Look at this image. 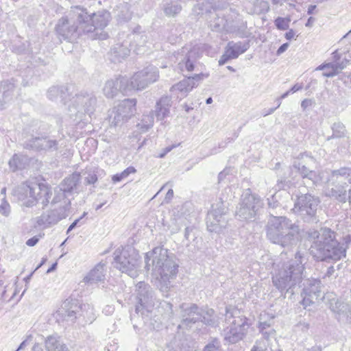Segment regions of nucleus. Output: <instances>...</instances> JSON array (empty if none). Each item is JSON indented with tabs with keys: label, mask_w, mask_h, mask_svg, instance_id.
Instances as JSON below:
<instances>
[{
	"label": "nucleus",
	"mask_w": 351,
	"mask_h": 351,
	"mask_svg": "<svg viewBox=\"0 0 351 351\" xmlns=\"http://www.w3.org/2000/svg\"><path fill=\"white\" fill-rule=\"evenodd\" d=\"M311 254L320 261H339L346 256L344 244L336 239V233L328 228L308 232Z\"/></svg>",
	"instance_id": "1"
},
{
	"label": "nucleus",
	"mask_w": 351,
	"mask_h": 351,
	"mask_svg": "<svg viewBox=\"0 0 351 351\" xmlns=\"http://www.w3.org/2000/svg\"><path fill=\"white\" fill-rule=\"evenodd\" d=\"M145 267L147 270L152 266V275L160 284L163 291L169 288V280L174 278L178 272V265L173 256H169L168 250L162 247H156L145 255Z\"/></svg>",
	"instance_id": "2"
},
{
	"label": "nucleus",
	"mask_w": 351,
	"mask_h": 351,
	"mask_svg": "<svg viewBox=\"0 0 351 351\" xmlns=\"http://www.w3.org/2000/svg\"><path fill=\"white\" fill-rule=\"evenodd\" d=\"M304 260L300 253L298 252L293 259L283 263L281 267L278 266V269L275 270L272 276L274 286L281 293H290L293 295L294 289L305 277L303 263Z\"/></svg>",
	"instance_id": "3"
},
{
	"label": "nucleus",
	"mask_w": 351,
	"mask_h": 351,
	"mask_svg": "<svg viewBox=\"0 0 351 351\" xmlns=\"http://www.w3.org/2000/svg\"><path fill=\"white\" fill-rule=\"evenodd\" d=\"M267 237L273 243L290 247L298 241L300 228L286 217L271 215L266 226Z\"/></svg>",
	"instance_id": "4"
},
{
	"label": "nucleus",
	"mask_w": 351,
	"mask_h": 351,
	"mask_svg": "<svg viewBox=\"0 0 351 351\" xmlns=\"http://www.w3.org/2000/svg\"><path fill=\"white\" fill-rule=\"evenodd\" d=\"M332 185L328 195L341 203L351 204V168L342 167L333 170L328 179Z\"/></svg>",
	"instance_id": "5"
},
{
	"label": "nucleus",
	"mask_w": 351,
	"mask_h": 351,
	"mask_svg": "<svg viewBox=\"0 0 351 351\" xmlns=\"http://www.w3.org/2000/svg\"><path fill=\"white\" fill-rule=\"evenodd\" d=\"M71 14L80 24V28L86 34L91 33L97 29H103L109 21L110 14L106 11H99L88 14L86 9L81 6L71 7Z\"/></svg>",
	"instance_id": "6"
},
{
	"label": "nucleus",
	"mask_w": 351,
	"mask_h": 351,
	"mask_svg": "<svg viewBox=\"0 0 351 351\" xmlns=\"http://www.w3.org/2000/svg\"><path fill=\"white\" fill-rule=\"evenodd\" d=\"M230 322V326L223 330L224 339L229 343H236L243 339L246 332V319L241 315L240 311L232 306L226 308V320Z\"/></svg>",
	"instance_id": "7"
},
{
	"label": "nucleus",
	"mask_w": 351,
	"mask_h": 351,
	"mask_svg": "<svg viewBox=\"0 0 351 351\" xmlns=\"http://www.w3.org/2000/svg\"><path fill=\"white\" fill-rule=\"evenodd\" d=\"M263 207V202L261 197L252 194L250 190L247 189L241 196L236 210V216L240 220L254 221Z\"/></svg>",
	"instance_id": "8"
},
{
	"label": "nucleus",
	"mask_w": 351,
	"mask_h": 351,
	"mask_svg": "<svg viewBox=\"0 0 351 351\" xmlns=\"http://www.w3.org/2000/svg\"><path fill=\"white\" fill-rule=\"evenodd\" d=\"M114 267L123 273L128 274L134 278L137 274L138 266V254L132 247L117 249L114 253Z\"/></svg>",
	"instance_id": "9"
},
{
	"label": "nucleus",
	"mask_w": 351,
	"mask_h": 351,
	"mask_svg": "<svg viewBox=\"0 0 351 351\" xmlns=\"http://www.w3.org/2000/svg\"><path fill=\"white\" fill-rule=\"evenodd\" d=\"M20 190L21 193L20 198L23 200L27 199V206H31L38 201L46 206L49 203V199L52 195L51 189L44 184L33 186L23 185Z\"/></svg>",
	"instance_id": "10"
},
{
	"label": "nucleus",
	"mask_w": 351,
	"mask_h": 351,
	"mask_svg": "<svg viewBox=\"0 0 351 351\" xmlns=\"http://www.w3.org/2000/svg\"><path fill=\"white\" fill-rule=\"evenodd\" d=\"M159 78V71L157 67L149 65L136 72L129 80L128 86L130 90H141L149 84L156 82Z\"/></svg>",
	"instance_id": "11"
},
{
	"label": "nucleus",
	"mask_w": 351,
	"mask_h": 351,
	"mask_svg": "<svg viewBox=\"0 0 351 351\" xmlns=\"http://www.w3.org/2000/svg\"><path fill=\"white\" fill-rule=\"evenodd\" d=\"M319 203L318 198L308 193L301 195L295 202L293 210L308 221L315 216Z\"/></svg>",
	"instance_id": "12"
},
{
	"label": "nucleus",
	"mask_w": 351,
	"mask_h": 351,
	"mask_svg": "<svg viewBox=\"0 0 351 351\" xmlns=\"http://www.w3.org/2000/svg\"><path fill=\"white\" fill-rule=\"evenodd\" d=\"M136 100L127 99L121 101L110 112L109 123L110 126L121 125L135 111Z\"/></svg>",
	"instance_id": "13"
},
{
	"label": "nucleus",
	"mask_w": 351,
	"mask_h": 351,
	"mask_svg": "<svg viewBox=\"0 0 351 351\" xmlns=\"http://www.w3.org/2000/svg\"><path fill=\"white\" fill-rule=\"evenodd\" d=\"M96 106V97L92 95L81 93L75 95L69 106V110L72 114H93Z\"/></svg>",
	"instance_id": "14"
},
{
	"label": "nucleus",
	"mask_w": 351,
	"mask_h": 351,
	"mask_svg": "<svg viewBox=\"0 0 351 351\" xmlns=\"http://www.w3.org/2000/svg\"><path fill=\"white\" fill-rule=\"evenodd\" d=\"M226 208L223 203H217L212 206L208 213L206 226L210 232H220L227 225L226 218Z\"/></svg>",
	"instance_id": "15"
},
{
	"label": "nucleus",
	"mask_w": 351,
	"mask_h": 351,
	"mask_svg": "<svg viewBox=\"0 0 351 351\" xmlns=\"http://www.w3.org/2000/svg\"><path fill=\"white\" fill-rule=\"evenodd\" d=\"M302 292L303 298L301 304L306 308L307 306L317 302L324 298L321 288V281L317 279H306L304 282Z\"/></svg>",
	"instance_id": "16"
},
{
	"label": "nucleus",
	"mask_w": 351,
	"mask_h": 351,
	"mask_svg": "<svg viewBox=\"0 0 351 351\" xmlns=\"http://www.w3.org/2000/svg\"><path fill=\"white\" fill-rule=\"evenodd\" d=\"M137 298L139 304L136 306V313L144 315L143 309L147 312L152 311L154 306V293L149 285L144 282H139L136 285Z\"/></svg>",
	"instance_id": "17"
},
{
	"label": "nucleus",
	"mask_w": 351,
	"mask_h": 351,
	"mask_svg": "<svg viewBox=\"0 0 351 351\" xmlns=\"http://www.w3.org/2000/svg\"><path fill=\"white\" fill-rule=\"evenodd\" d=\"M137 298L139 304L136 306V313L144 315L143 309L147 312L152 311L154 306V293L149 285L144 282H139L136 285Z\"/></svg>",
	"instance_id": "18"
},
{
	"label": "nucleus",
	"mask_w": 351,
	"mask_h": 351,
	"mask_svg": "<svg viewBox=\"0 0 351 351\" xmlns=\"http://www.w3.org/2000/svg\"><path fill=\"white\" fill-rule=\"evenodd\" d=\"M180 309L182 321L178 328L180 329L190 328L202 319V309L195 304L183 303L180 306Z\"/></svg>",
	"instance_id": "19"
},
{
	"label": "nucleus",
	"mask_w": 351,
	"mask_h": 351,
	"mask_svg": "<svg viewBox=\"0 0 351 351\" xmlns=\"http://www.w3.org/2000/svg\"><path fill=\"white\" fill-rule=\"evenodd\" d=\"M70 15L77 23V25L75 22L71 24L67 18L62 17L58 21L56 25V32L58 34L62 36L64 40H71L83 34H86V32L83 31L82 28H80L81 25L80 23L73 17L71 13Z\"/></svg>",
	"instance_id": "20"
},
{
	"label": "nucleus",
	"mask_w": 351,
	"mask_h": 351,
	"mask_svg": "<svg viewBox=\"0 0 351 351\" xmlns=\"http://www.w3.org/2000/svg\"><path fill=\"white\" fill-rule=\"evenodd\" d=\"M69 203L66 202L64 207H58L42 214L37 218L36 223L38 226L48 228L65 219L69 215Z\"/></svg>",
	"instance_id": "21"
},
{
	"label": "nucleus",
	"mask_w": 351,
	"mask_h": 351,
	"mask_svg": "<svg viewBox=\"0 0 351 351\" xmlns=\"http://www.w3.org/2000/svg\"><path fill=\"white\" fill-rule=\"evenodd\" d=\"M207 75H204L202 72L198 74L191 77L189 76L178 84L173 85L170 91L173 95L177 96V98L182 99L185 97L188 93L197 86L195 82L202 80L204 77H207Z\"/></svg>",
	"instance_id": "22"
},
{
	"label": "nucleus",
	"mask_w": 351,
	"mask_h": 351,
	"mask_svg": "<svg viewBox=\"0 0 351 351\" xmlns=\"http://www.w3.org/2000/svg\"><path fill=\"white\" fill-rule=\"evenodd\" d=\"M182 53H184V58L178 63V68L181 72L198 71L200 65L197 61V49L195 47L191 49L184 47L182 49Z\"/></svg>",
	"instance_id": "23"
},
{
	"label": "nucleus",
	"mask_w": 351,
	"mask_h": 351,
	"mask_svg": "<svg viewBox=\"0 0 351 351\" xmlns=\"http://www.w3.org/2000/svg\"><path fill=\"white\" fill-rule=\"evenodd\" d=\"M128 83V79L125 77H119L115 80H108L103 88L104 94L108 98H113L119 91L130 90Z\"/></svg>",
	"instance_id": "24"
},
{
	"label": "nucleus",
	"mask_w": 351,
	"mask_h": 351,
	"mask_svg": "<svg viewBox=\"0 0 351 351\" xmlns=\"http://www.w3.org/2000/svg\"><path fill=\"white\" fill-rule=\"evenodd\" d=\"M330 308L336 314L337 319L345 324L351 323V306L339 300L332 299Z\"/></svg>",
	"instance_id": "25"
},
{
	"label": "nucleus",
	"mask_w": 351,
	"mask_h": 351,
	"mask_svg": "<svg viewBox=\"0 0 351 351\" xmlns=\"http://www.w3.org/2000/svg\"><path fill=\"white\" fill-rule=\"evenodd\" d=\"M140 29L141 27L137 26L133 32L127 36L130 47L136 51L137 54L145 51L141 47H144L147 41V34L145 32H140Z\"/></svg>",
	"instance_id": "26"
},
{
	"label": "nucleus",
	"mask_w": 351,
	"mask_h": 351,
	"mask_svg": "<svg viewBox=\"0 0 351 351\" xmlns=\"http://www.w3.org/2000/svg\"><path fill=\"white\" fill-rule=\"evenodd\" d=\"M274 318L273 316H269L266 313L260 315L258 328L263 336L267 340L275 333L274 329L271 328L274 323Z\"/></svg>",
	"instance_id": "27"
},
{
	"label": "nucleus",
	"mask_w": 351,
	"mask_h": 351,
	"mask_svg": "<svg viewBox=\"0 0 351 351\" xmlns=\"http://www.w3.org/2000/svg\"><path fill=\"white\" fill-rule=\"evenodd\" d=\"M128 40H124L122 43L116 44L111 49V59L112 61L120 62L130 55L131 48H129Z\"/></svg>",
	"instance_id": "28"
},
{
	"label": "nucleus",
	"mask_w": 351,
	"mask_h": 351,
	"mask_svg": "<svg viewBox=\"0 0 351 351\" xmlns=\"http://www.w3.org/2000/svg\"><path fill=\"white\" fill-rule=\"evenodd\" d=\"M104 266L103 263L97 264L84 278V281L88 284H96L103 282L105 279Z\"/></svg>",
	"instance_id": "29"
},
{
	"label": "nucleus",
	"mask_w": 351,
	"mask_h": 351,
	"mask_svg": "<svg viewBox=\"0 0 351 351\" xmlns=\"http://www.w3.org/2000/svg\"><path fill=\"white\" fill-rule=\"evenodd\" d=\"M171 106V99L168 96L162 97L156 103L155 113L158 120H162L169 114V108Z\"/></svg>",
	"instance_id": "30"
},
{
	"label": "nucleus",
	"mask_w": 351,
	"mask_h": 351,
	"mask_svg": "<svg viewBox=\"0 0 351 351\" xmlns=\"http://www.w3.org/2000/svg\"><path fill=\"white\" fill-rule=\"evenodd\" d=\"M14 86L8 81L2 82L0 85V109H3L4 106L12 97Z\"/></svg>",
	"instance_id": "31"
},
{
	"label": "nucleus",
	"mask_w": 351,
	"mask_h": 351,
	"mask_svg": "<svg viewBox=\"0 0 351 351\" xmlns=\"http://www.w3.org/2000/svg\"><path fill=\"white\" fill-rule=\"evenodd\" d=\"M80 180V174L79 173H73L64 178L60 186L67 193H72L77 191Z\"/></svg>",
	"instance_id": "32"
},
{
	"label": "nucleus",
	"mask_w": 351,
	"mask_h": 351,
	"mask_svg": "<svg viewBox=\"0 0 351 351\" xmlns=\"http://www.w3.org/2000/svg\"><path fill=\"white\" fill-rule=\"evenodd\" d=\"M249 48L247 43L230 41L227 44L225 49L230 54L233 59L237 58L241 54L245 53Z\"/></svg>",
	"instance_id": "33"
},
{
	"label": "nucleus",
	"mask_w": 351,
	"mask_h": 351,
	"mask_svg": "<svg viewBox=\"0 0 351 351\" xmlns=\"http://www.w3.org/2000/svg\"><path fill=\"white\" fill-rule=\"evenodd\" d=\"M77 306H73L69 302L65 301L57 311V315L64 319L73 321L75 318V309Z\"/></svg>",
	"instance_id": "34"
},
{
	"label": "nucleus",
	"mask_w": 351,
	"mask_h": 351,
	"mask_svg": "<svg viewBox=\"0 0 351 351\" xmlns=\"http://www.w3.org/2000/svg\"><path fill=\"white\" fill-rule=\"evenodd\" d=\"M26 163V156L19 154H14L8 161L9 168L12 172L24 169Z\"/></svg>",
	"instance_id": "35"
},
{
	"label": "nucleus",
	"mask_w": 351,
	"mask_h": 351,
	"mask_svg": "<svg viewBox=\"0 0 351 351\" xmlns=\"http://www.w3.org/2000/svg\"><path fill=\"white\" fill-rule=\"evenodd\" d=\"M293 167L304 178H308L315 184L321 180V179L316 176V173L315 171H309L305 165H302L299 162L295 161L293 162Z\"/></svg>",
	"instance_id": "36"
},
{
	"label": "nucleus",
	"mask_w": 351,
	"mask_h": 351,
	"mask_svg": "<svg viewBox=\"0 0 351 351\" xmlns=\"http://www.w3.org/2000/svg\"><path fill=\"white\" fill-rule=\"evenodd\" d=\"M45 348L47 351H68L66 346L60 343L56 335H50L45 340Z\"/></svg>",
	"instance_id": "37"
},
{
	"label": "nucleus",
	"mask_w": 351,
	"mask_h": 351,
	"mask_svg": "<svg viewBox=\"0 0 351 351\" xmlns=\"http://www.w3.org/2000/svg\"><path fill=\"white\" fill-rule=\"evenodd\" d=\"M154 124V112L149 114H143L140 121L136 124V128L140 133L147 132Z\"/></svg>",
	"instance_id": "38"
},
{
	"label": "nucleus",
	"mask_w": 351,
	"mask_h": 351,
	"mask_svg": "<svg viewBox=\"0 0 351 351\" xmlns=\"http://www.w3.org/2000/svg\"><path fill=\"white\" fill-rule=\"evenodd\" d=\"M67 192L64 191L60 186H58L54 189V196L51 201L52 205L60 203L59 207H64V204L66 202L69 203V209L71 208V202L66 197Z\"/></svg>",
	"instance_id": "39"
},
{
	"label": "nucleus",
	"mask_w": 351,
	"mask_h": 351,
	"mask_svg": "<svg viewBox=\"0 0 351 351\" xmlns=\"http://www.w3.org/2000/svg\"><path fill=\"white\" fill-rule=\"evenodd\" d=\"M132 13L128 3H124L118 6L117 17L120 23L129 21L132 19Z\"/></svg>",
	"instance_id": "40"
},
{
	"label": "nucleus",
	"mask_w": 351,
	"mask_h": 351,
	"mask_svg": "<svg viewBox=\"0 0 351 351\" xmlns=\"http://www.w3.org/2000/svg\"><path fill=\"white\" fill-rule=\"evenodd\" d=\"M168 351H184V341L180 337L173 336L167 343Z\"/></svg>",
	"instance_id": "41"
},
{
	"label": "nucleus",
	"mask_w": 351,
	"mask_h": 351,
	"mask_svg": "<svg viewBox=\"0 0 351 351\" xmlns=\"http://www.w3.org/2000/svg\"><path fill=\"white\" fill-rule=\"evenodd\" d=\"M269 10V5L267 1L265 0H256L250 13L261 14L268 12Z\"/></svg>",
	"instance_id": "42"
},
{
	"label": "nucleus",
	"mask_w": 351,
	"mask_h": 351,
	"mask_svg": "<svg viewBox=\"0 0 351 351\" xmlns=\"http://www.w3.org/2000/svg\"><path fill=\"white\" fill-rule=\"evenodd\" d=\"M181 10L182 6L177 1L166 3L164 6V12L168 16H176L181 11Z\"/></svg>",
	"instance_id": "43"
},
{
	"label": "nucleus",
	"mask_w": 351,
	"mask_h": 351,
	"mask_svg": "<svg viewBox=\"0 0 351 351\" xmlns=\"http://www.w3.org/2000/svg\"><path fill=\"white\" fill-rule=\"evenodd\" d=\"M43 137H34L29 139L24 143V148L28 149H34L36 151L42 150Z\"/></svg>",
	"instance_id": "44"
},
{
	"label": "nucleus",
	"mask_w": 351,
	"mask_h": 351,
	"mask_svg": "<svg viewBox=\"0 0 351 351\" xmlns=\"http://www.w3.org/2000/svg\"><path fill=\"white\" fill-rule=\"evenodd\" d=\"M331 71L328 72H324V75L326 77H333L337 75L341 70L346 67V63L343 62H330Z\"/></svg>",
	"instance_id": "45"
},
{
	"label": "nucleus",
	"mask_w": 351,
	"mask_h": 351,
	"mask_svg": "<svg viewBox=\"0 0 351 351\" xmlns=\"http://www.w3.org/2000/svg\"><path fill=\"white\" fill-rule=\"evenodd\" d=\"M332 135L331 137L340 138L346 134L345 126L340 122L334 123L332 126Z\"/></svg>",
	"instance_id": "46"
},
{
	"label": "nucleus",
	"mask_w": 351,
	"mask_h": 351,
	"mask_svg": "<svg viewBox=\"0 0 351 351\" xmlns=\"http://www.w3.org/2000/svg\"><path fill=\"white\" fill-rule=\"evenodd\" d=\"M136 172V169L133 167H129L126 168L124 171H123L121 173H117L114 175L112 178V180L113 182H119L121 181L123 179L126 178L130 174L134 173Z\"/></svg>",
	"instance_id": "47"
},
{
	"label": "nucleus",
	"mask_w": 351,
	"mask_h": 351,
	"mask_svg": "<svg viewBox=\"0 0 351 351\" xmlns=\"http://www.w3.org/2000/svg\"><path fill=\"white\" fill-rule=\"evenodd\" d=\"M202 317L199 322H202L207 325H213L215 324L214 321V311L213 309H208L206 311H204L202 309Z\"/></svg>",
	"instance_id": "48"
},
{
	"label": "nucleus",
	"mask_w": 351,
	"mask_h": 351,
	"mask_svg": "<svg viewBox=\"0 0 351 351\" xmlns=\"http://www.w3.org/2000/svg\"><path fill=\"white\" fill-rule=\"evenodd\" d=\"M42 150H56L58 149V142L56 140L49 139L43 137Z\"/></svg>",
	"instance_id": "49"
},
{
	"label": "nucleus",
	"mask_w": 351,
	"mask_h": 351,
	"mask_svg": "<svg viewBox=\"0 0 351 351\" xmlns=\"http://www.w3.org/2000/svg\"><path fill=\"white\" fill-rule=\"evenodd\" d=\"M62 88V87L60 88L58 86L51 87L47 92L48 98L51 100L56 99L58 96H60V97L64 98Z\"/></svg>",
	"instance_id": "50"
},
{
	"label": "nucleus",
	"mask_w": 351,
	"mask_h": 351,
	"mask_svg": "<svg viewBox=\"0 0 351 351\" xmlns=\"http://www.w3.org/2000/svg\"><path fill=\"white\" fill-rule=\"evenodd\" d=\"M290 21L289 18L278 17L274 23L278 29L286 30L289 28Z\"/></svg>",
	"instance_id": "51"
},
{
	"label": "nucleus",
	"mask_w": 351,
	"mask_h": 351,
	"mask_svg": "<svg viewBox=\"0 0 351 351\" xmlns=\"http://www.w3.org/2000/svg\"><path fill=\"white\" fill-rule=\"evenodd\" d=\"M203 351H223V350L221 349L220 341L215 339L204 347Z\"/></svg>",
	"instance_id": "52"
},
{
	"label": "nucleus",
	"mask_w": 351,
	"mask_h": 351,
	"mask_svg": "<svg viewBox=\"0 0 351 351\" xmlns=\"http://www.w3.org/2000/svg\"><path fill=\"white\" fill-rule=\"evenodd\" d=\"M86 215V213H84V214L82 215V217H80V218L75 219L69 227V228L67 229V231H66V233L68 234L69 232H71L73 229H74L75 227H77V226H82L84 221H82V219L84 218V217Z\"/></svg>",
	"instance_id": "53"
},
{
	"label": "nucleus",
	"mask_w": 351,
	"mask_h": 351,
	"mask_svg": "<svg viewBox=\"0 0 351 351\" xmlns=\"http://www.w3.org/2000/svg\"><path fill=\"white\" fill-rule=\"evenodd\" d=\"M162 307L165 309L166 314L168 315L169 318L173 317V305L167 302H164L163 303H161Z\"/></svg>",
	"instance_id": "54"
},
{
	"label": "nucleus",
	"mask_w": 351,
	"mask_h": 351,
	"mask_svg": "<svg viewBox=\"0 0 351 351\" xmlns=\"http://www.w3.org/2000/svg\"><path fill=\"white\" fill-rule=\"evenodd\" d=\"M10 213V206L7 202H3L0 206V213L7 217Z\"/></svg>",
	"instance_id": "55"
},
{
	"label": "nucleus",
	"mask_w": 351,
	"mask_h": 351,
	"mask_svg": "<svg viewBox=\"0 0 351 351\" xmlns=\"http://www.w3.org/2000/svg\"><path fill=\"white\" fill-rule=\"evenodd\" d=\"M233 59V58L231 57L230 54L225 49L224 53L221 56L220 59L219 60V65H223L225 64L229 60Z\"/></svg>",
	"instance_id": "56"
},
{
	"label": "nucleus",
	"mask_w": 351,
	"mask_h": 351,
	"mask_svg": "<svg viewBox=\"0 0 351 351\" xmlns=\"http://www.w3.org/2000/svg\"><path fill=\"white\" fill-rule=\"evenodd\" d=\"M97 181V176L95 173L88 174L85 178V182L86 184H95Z\"/></svg>",
	"instance_id": "57"
},
{
	"label": "nucleus",
	"mask_w": 351,
	"mask_h": 351,
	"mask_svg": "<svg viewBox=\"0 0 351 351\" xmlns=\"http://www.w3.org/2000/svg\"><path fill=\"white\" fill-rule=\"evenodd\" d=\"M41 237H42L41 235L34 236V237L29 239L26 241V245L28 246H31V247L34 246L38 242V241L40 240V239Z\"/></svg>",
	"instance_id": "58"
},
{
	"label": "nucleus",
	"mask_w": 351,
	"mask_h": 351,
	"mask_svg": "<svg viewBox=\"0 0 351 351\" xmlns=\"http://www.w3.org/2000/svg\"><path fill=\"white\" fill-rule=\"evenodd\" d=\"M314 104V101L311 99H305L301 103V107L305 110L308 107L311 106Z\"/></svg>",
	"instance_id": "59"
},
{
	"label": "nucleus",
	"mask_w": 351,
	"mask_h": 351,
	"mask_svg": "<svg viewBox=\"0 0 351 351\" xmlns=\"http://www.w3.org/2000/svg\"><path fill=\"white\" fill-rule=\"evenodd\" d=\"M276 197L274 195H271V199H267L268 200V206L269 208H275L278 206V202L275 199Z\"/></svg>",
	"instance_id": "60"
},
{
	"label": "nucleus",
	"mask_w": 351,
	"mask_h": 351,
	"mask_svg": "<svg viewBox=\"0 0 351 351\" xmlns=\"http://www.w3.org/2000/svg\"><path fill=\"white\" fill-rule=\"evenodd\" d=\"M173 189H169L165 195V202L166 203H169L171 199L173 198Z\"/></svg>",
	"instance_id": "61"
},
{
	"label": "nucleus",
	"mask_w": 351,
	"mask_h": 351,
	"mask_svg": "<svg viewBox=\"0 0 351 351\" xmlns=\"http://www.w3.org/2000/svg\"><path fill=\"white\" fill-rule=\"evenodd\" d=\"M302 331L306 332L309 328V324L306 322H300L297 326Z\"/></svg>",
	"instance_id": "62"
},
{
	"label": "nucleus",
	"mask_w": 351,
	"mask_h": 351,
	"mask_svg": "<svg viewBox=\"0 0 351 351\" xmlns=\"http://www.w3.org/2000/svg\"><path fill=\"white\" fill-rule=\"evenodd\" d=\"M289 43H284L282 44L277 50V55H280L281 53H284L288 48Z\"/></svg>",
	"instance_id": "63"
},
{
	"label": "nucleus",
	"mask_w": 351,
	"mask_h": 351,
	"mask_svg": "<svg viewBox=\"0 0 351 351\" xmlns=\"http://www.w3.org/2000/svg\"><path fill=\"white\" fill-rule=\"evenodd\" d=\"M302 88V86L301 84H296L289 90V91L291 93H294L301 90Z\"/></svg>",
	"instance_id": "64"
}]
</instances>
